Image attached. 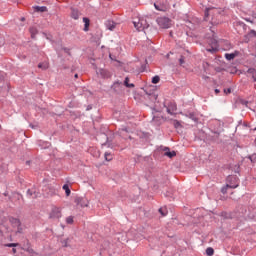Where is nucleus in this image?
Returning a JSON list of instances; mask_svg holds the SVG:
<instances>
[{
	"instance_id": "nucleus-12",
	"label": "nucleus",
	"mask_w": 256,
	"mask_h": 256,
	"mask_svg": "<svg viewBox=\"0 0 256 256\" xmlns=\"http://www.w3.org/2000/svg\"><path fill=\"white\" fill-rule=\"evenodd\" d=\"M154 7L157 11H167V9H169V6L168 5H157V4H154Z\"/></svg>"
},
{
	"instance_id": "nucleus-16",
	"label": "nucleus",
	"mask_w": 256,
	"mask_h": 256,
	"mask_svg": "<svg viewBox=\"0 0 256 256\" xmlns=\"http://www.w3.org/2000/svg\"><path fill=\"white\" fill-rule=\"evenodd\" d=\"M211 11H213V13H217V10L215 8H206L205 19H207V17H209V13H211Z\"/></svg>"
},
{
	"instance_id": "nucleus-25",
	"label": "nucleus",
	"mask_w": 256,
	"mask_h": 256,
	"mask_svg": "<svg viewBox=\"0 0 256 256\" xmlns=\"http://www.w3.org/2000/svg\"><path fill=\"white\" fill-rule=\"evenodd\" d=\"M214 253H215V250H213V248L210 247L206 249V254L208 256H212Z\"/></svg>"
},
{
	"instance_id": "nucleus-20",
	"label": "nucleus",
	"mask_w": 256,
	"mask_h": 256,
	"mask_svg": "<svg viewBox=\"0 0 256 256\" xmlns=\"http://www.w3.org/2000/svg\"><path fill=\"white\" fill-rule=\"evenodd\" d=\"M30 33H31L32 39H35V35H37V33H38L37 28L31 27L30 28Z\"/></svg>"
},
{
	"instance_id": "nucleus-37",
	"label": "nucleus",
	"mask_w": 256,
	"mask_h": 256,
	"mask_svg": "<svg viewBox=\"0 0 256 256\" xmlns=\"http://www.w3.org/2000/svg\"><path fill=\"white\" fill-rule=\"evenodd\" d=\"M252 17H253V19H256V12L252 13Z\"/></svg>"
},
{
	"instance_id": "nucleus-33",
	"label": "nucleus",
	"mask_w": 256,
	"mask_h": 256,
	"mask_svg": "<svg viewBox=\"0 0 256 256\" xmlns=\"http://www.w3.org/2000/svg\"><path fill=\"white\" fill-rule=\"evenodd\" d=\"M119 85H122V83L121 82H115L114 85H113L114 89H116V87H119Z\"/></svg>"
},
{
	"instance_id": "nucleus-30",
	"label": "nucleus",
	"mask_w": 256,
	"mask_h": 256,
	"mask_svg": "<svg viewBox=\"0 0 256 256\" xmlns=\"http://www.w3.org/2000/svg\"><path fill=\"white\" fill-rule=\"evenodd\" d=\"M98 73H100V75H102L103 77H105V75H107V71H105L103 69H100Z\"/></svg>"
},
{
	"instance_id": "nucleus-36",
	"label": "nucleus",
	"mask_w": 256,
	"mask_h": 256,
	"mask_svg": "<svg viewBox=\"0 0 256 256\" xmlns=\"http://www.w3.org/2000/svg\"><path fill=\"white\" fill-rule=\"evenodd\" d=\"M0 85H5V81L3 79H0Z\"/></svg>"
},
{
	"instance_id": "nucleus-38",
	"label": "nucleus",
	"mask_w": 256,
	"mask_h": 256,
	"mask_svg": "<svg viewBox=\"0 0 256 256\" xmlns=\"http://www.w3.org/2000/svg\"><path fill=\"white\" fill-rule=\"evenodd\" d=\"M215 93L217 95V94L221 93V91L219 89H215Z\"/></svg>"
},
{
	"instance_id": "nucleus-35",
	"label": "nucleus",
	"mask_w": 256,
	"mask_h": 256,
	"mask_svg": "<svg viewBox=\"0 0 256 256\" xmlns=\"http://www.w3.org/2000/svg\"><path fill=\"white\" fill-rule=\"evenodd\" d=\"M224 93H226V95H228L229 93H231L230 88H228V89H224Z\"/></svg>"
},
{
	"instance_id": "nucleus-6",
	"label": "nucleus",
	"mask_w": 256,
	"mask_h": 256,
	"mask_svg": "<svg viewBox=\"0 0 256 256\" xmlns=\"http://www.w3.org/2000/svg\"><path fill=\"white\" fill-rule=\"evenodd\" d=\"M209 43L211 45V49H207V51H209V53H215V52L219 51V42H217L216 39L210 40Z\"/></svg>"
},
{
	"instance_id": "nucleus-11",
	"label": "nucleus",
	"mask_w": 256,
	"mask_h": 256,
	"mask_svg": "<svg viewBox=\"0 0 256 256\" xmlns=\"http://www.w3.org/2000/svg\"><path fill=\"white\" fill-rule=\"evenodd\" d=\"M165 153L164 155H166V157H169L170 159H172V157H175L177 155V153L175 151H169V148H165Z\"/></svg>"
},
{
	"instance_id": "nucleus-10",
	"label": "nucleus",
	"mask_w": 256,
	"mask_h": 256,
	"mask_svg": "<svg viewBox=\"0 0 256 256\" xmlns=\"http://www.w3.org/2000/svg\"><path fill=\"white\" fill-rule=\"evenodd\" d=\"M79 15H80V13H79L78 9L71 8V17H72V19H75V20L79 19Z\"/></svg>"
},
{
	"instance_id": "nucleus-7",
	"label": "nucleus",
	"mask_w": 256,
	"mask_h": 256,
	"mask_svg": "<svg viewBox=\"0 0 256 256\" xmlns=\"http://www.w3.org/2000/svg\"><path fill=\"white\" fill-rule=\"evenodd\" d=\"M175 111H177V104L171 102L167 107V113H169V115H175Z\"/></svg>"
},
{
	"instance_id": "nucleus-15",
	"label": "nucleus",
	"mask_w": 256,
	"mask_h": 256,
	"mask_svg": "<svg viewBox=\"0 0 256 256\" xmlns=\"http://www.w3.org/2000/svg\"><path fill=\"white\" fill-rule=\"evenodd\" d=\"M115 22H113V21H108L107 23H106V26H107V29H109V31H113V29H115Z\"/></svg>"
},
{
	"instance_id": "nucleus-19",
	"label": "nucleus",
	"mask_w": 256,
	"mask_h": 256,
	"mask_svg": "<svg viewBox=\"0 0 256 256\" xmlns=\"http://www.w3.org/2000/svg\"><path fill=\"white\" fill-rule=\"evenodd\" d=\"M35 10L39 11L40 13H45V11H47V7H45V6H36Z\"/></svg>"
},
{
	"instance_id": "nucleus-23",
	"label": "nucleus",
	"mask_w": 256,
	"mask_h": 256,
	"mask_svg": "<svg viewBox=\"0 0 256 256\" xmlns=\"http://www.w3.org/2000/svg\"><path fill=\"white\" fill-rule=\"evenodd\" d=\"M105 159L107 161H113V154L109 153V152H106L105 155H104Z\"/></svg>"
},
{
	"instance_id": "nucleus-24",
	"label": "nucleus",
	"mask_w": 256,
	"mask_h": 256,
	"mask_svg": "<svg viewBox=\"0 0 256 256\" xmlns=\"http://www.w3.org/2000/svg\"><path fill=\"white\" fill-rule=\"evenodd\" d=\"M159 81H161V78H160L159 76H154V77L152 78V83H153L154 85H157V83H159Z\"/></svg>"
},
{
	"instance_id": "nucleus-3",
	"label": "nucleus",
	"mask_w": 256,
	"mask_h": 256,
	"mask_svg": "<svg viewBox=\"0 0 256 256\" xmlns=\"http://www.w3.org/2000/svg\"><path fill=\"white\" fill-rule=\"evenodd\" d=\"M156 23H158V25H159V27H161V29H169L172 25L171 19H169L167 17L157 18Z\"/></svg>"
},
{
	"instance_id": "nucleus-22",
	"label": "nucleus",
	"mask_w": 256,
	"mask_h": 256,
	"mask_svg": "<svg viewBox=\"0 0 256 256\" xmlns=\"http://www.w3.org/2000/svg\"><path fill=\"white\" fill-rule=\"evenodd\" d=\"M62 189L65 190L66 196L69 197L71 195V189H69V185L65 184Z\"/></svg>"
},
{
	"instance_id": "nucleus-5",
	"label": "nucleus",
	"mask_w": 256,
	"mask_h": 256,
	"mask_svg": "<svg viewBox=\"0 0 256 256\" xmlns=\"http://www.w3.org/2000/svg\"><path fill=\"white\" fill-rule=\"evenodd\" d=\"M11 225L16 229V233H23V228L21 227V221L17 218L10 219Z\"/></svg>"
},
{
	"instance_id": "nucleus-26",
	"label": "nucleus",
	"mask_w": 256,
	"mask_h": 256,
	"mask_svg": "<svg viewBox=\"0 0 256 256\" xmlns=\"http://www.w3.org/2000/svg\"><path fill=\"white\" fill-rule=\"evenodd\" d=\"M27 195H29V197H37V194L35 193V191L31 189L27 191Z\"/></svg>"
},
{
	"instance_id": "nucleus-18",
	"label": "nucleus",
	"mask_w": 256,
	"mask_h": 256,
	"mask_svg": "<svg viewBox=\"0 0 256 256\" xmlns=\"http://www.w3.org/2000/svg\"><path fill=\"white\" fill-rule=\"evenodd\" d=\"M225 57L228 61H233V59H235L236 55L234 53H226Z\"/></svg>"
},
{
	"instance_id": "nucleus-8",
	"label": "nucleus",
	"mask_w": 256,
	"mask_h": 256,
	"mask_svg": "<svg viewBox=\"0 0 256 256\" xmlns=\"http://www.w3.org/2000/svg\"><path fill=\"white\" fill-rule=\"evenodd\" d=\"M76 203L82 207H89V200L87 198H77Z\"/></svg>"
},
{
	"instance_id": "nucleus-34",
	"label": "nucleus",
	"mask_w": 256,
	"mask_h": 256,
	"mask_svg": "<svg viewBox=\"0 0 256 256\" xmlns=\"http://www.w3.org/2000/svg\"><path fill=\"white\" fill-rule=\"evenodd\" d=\"M124 133H127V129H126V128H125V129L120 130V135H124Z\"/></svg>"
},
{
	"instance_id": "nucleus-31",
	"label": "nucleus",
	"mask_w": 256,
	"mask_h": 256,
	"mask_svg": "<svg viewBox=\"0 0 256 256\" xmlns=\"http://www.w3.org/2000/svg\"><path fill=\"white\" fill-rule=\"evenodd\" d=\"M179 63L180 65H183L185 63V57L181 56V58L179 59Z\"/></svg>"
},
{
	"instance_id": "nucleus-14",
	"label": "nucleus",
	"mask_w": 256,
	"mask_h": 256,
	"mask_svg": "<svg viewBox=\"0 0 256 256\" xmlns=\"http://www.w3.org/2000/svg\"><path fill=\"white\" fill-rule=\"evenodd\" d=\"M49 67V62H42L38 64V68L42 69L43 71H46V69Z\"/></svg>"
},
{
	"instance_id": "nucleus-1",
	"label": "nucleus",
	"mask_w": 256,
	"mask_h": 256,
	"mask_svg": "<svg viewBox=\"0 0 256 256\" xmlns=\"http://www.w3.org/2000/svg\"><path fill=\"white\" fill-rule=\"evenodd\" d=\"M239 187V178L237 176H228L227 184L222 188V193L225 195L227 189H237Z\"/></svg>"
},
{
	"instance_id": "nucleus-2",
	"label": "nucleus",
	"mask_w": 256,
	"mask_h": 256,
	"mask_svg": "<svg viewBox=\"0 0 256 256\" xmlns=\"http://www.w3.org/2000/svg\"><path fill=\"white\" fill-rule=\"evenodd\" d=\"M133 25L137 31H145L149 28V23L145 18H139L137 21H133Z\"/></svg>"
},
{
	"instance_id": "nucleus-42",
	"label": "nucleus",
	"mask_w": 256,
	"mask_h": 256,
	"mask_svg": "<svg viewBox=\"0 0 256 256\" xmlns=\"http://www.w3.org/2000/svg\"><path fill=\"white\" fill-rule=\"evenodd\" d=\"M64 247H67V242H65Z\"/></svg>"
},
{
	"instance_id": "nucleus-4",
	"label": "nucleus",
	"mask_w": 256,
	"mask_h": 256,
	"mask_svg": "<svg viewBox=\"0 0 256 256\" xmlns=\"http://www.w3.org/2000/svg\"><path fill=\"white\" fill-rule=\"evenodd\" d=\"M62 214H61V208L57 206H53L51 209V212L49 214L50 219H61Z\"/></svg>"
},
{
	"instance_id": "nucleus-40",
	"label": "nucleus",
	"mask_w": 256,
	"mask_h": 256,
	"mask_svg": "<svg viewBox=\"0 0 256 256\" xmlns=\"http://www.w3.org/2000/svg\"><path fill=\"white\" fill-rule=\"evenodd\" d=\"M74 77H75V79H78L79 78V74H75Z\"/></svg>"
},
{
	"instance_id": "nucleus-13",
	"label": "nucleus",
	"mask_w": 256,
	"mask_h": 256,
	"mask_svg": "<svg viewBox=\"0 0 256 256\" xmlns=\"http://www.w3.org/2000/svg\"><path fill=\"white\" fill-rule=\"evenodd\" d=\"M83 23H84V31H89V25H90V20L89 18H83Z\"/></svg>"
},
{
	"instance_id": "nucleus-17",
	"label": "nucleus",
	"mask_w": 256,
	"mask_h": 256,
	"mask_svg": "<svg viewBox=\"0 0 256 256\" xmlns=\"http://www.w3.org/2000/svg\"><path fill=\"white\" fill-rule=\"evenodd\" d=\"M124 85H125V87H128L129 89L135 87L134 84L129 83V77H126V78H125V80H124Z\"/></svg>"
},
{
	"instance_id": "nucleus-21",
	"label": "nucleus",
	"mask_w": 256,
	"mask_h": 256,
	"mask_svg": "<svg viewBox=\"0 0 256 256\" xmlns=\"http://www.w3.org/2000/svg\"><path fill=\"white\" fill-rule=\"evenodd\" d=\"M186 117H189V119H192V121H197V116L193 112L187 113Z\"/></svg>"
},
{
	"instance_id": "nucleus-9",
	"label": "nucleus",
	"mask_w": 256,
	"mask_h": 256,
	"mask_svg": "<svg viewBox=\"0 0 256 256\" xmlns=\"http://www.w3.org/2000/svg\"><path fill=\"white\" fill-rule=\"evenodd\" d=\"M247 77H251L253 81H256V69L255 68L248 69Z\"/></svg>"
},
{
	"instance_id": "nucleus-32",
	"label": "nucleus",
	"mask_w": 256,
	"mask_h": 256,
	"mask_svg": "<svg viewBox=\"0 0 256 256\" xmlns=\"http://www.w3.org/2000/svg\"><path fill=\"white\" fill-rule=\"evenodd\" d=\"M174 126L177 127H181V123L177 120L174 121Z\"/></svg>"
},
{
	"instance_id": "nucleus-41",
	"label": "nucleus",
	"mask_w": 256,
	"mask_h": 256,
	"mask_svg": "<svg viewBox=\"0 0 256 256\" xmlns=\"http://www.w3.org/2000/svg\"><path fill=\"white\" fill-rule=\"evenodd\" d=\"M2 236H3V232L0 231V237H2Z\"/></svg>"
},
{
	"instance_id": "nucleus-27",
	"label": "nucleus",
	"mask_w": 256,
	"mask_h": 256,
	"mask_svg": "<svg viewBox=\"0 0 256 256\" xmlns=\"http://www.w3.org/2000/svg\"><path fill=\"white\" fill-rule=\"evenodd\" d=\"M159 213H161L162 217H165L167 215V208H160Z\"/></svg>"
},
{
	"instance_id": "nucleus-39",
	"label": "nucleus",
	"mask_w": 256,
	"mask_h": 256,
	"mask_svg": "<svg viewBox=\"0 0 256 256\" xmlns=\"http://www.w3.org/2000/svg\"><path fill=\"white\" fill-rule=\"evenodd\" d=\"M12 252H13L14 254L17 253V249L13 248V249H12Z\"/></svg>"
},
{
	"instance_id": "nucleus-29",
	"label": "nucleus",
	"mask_w": 256,
	"mask_h": 256,
	"mask_svg": "<svg viewBox=\"0 0 256 256\" xmlns=\"http://www.w3.org/2000/svg\"><path fill=\"white\" fill-rule=\"evenodd\" d=\"M5 247H19V243H9L6 244Z\"/></svg>"
},
{
	"instance_id": "nucleus-28",
	"label": "nucleus",
	"mask_w": 256,
	"mask_h": 256,
	"mask_svg": "<svg viewBox=\"0 0 256 256\" xmlns=\"http://www.w3.org/2000/svg\"><path fill=\"white\" fill-rule=\"evenodd\" d=\"M66 223H68V225L73 224V216H69L66 218Z\"/></svg>"
}]
</instances>
